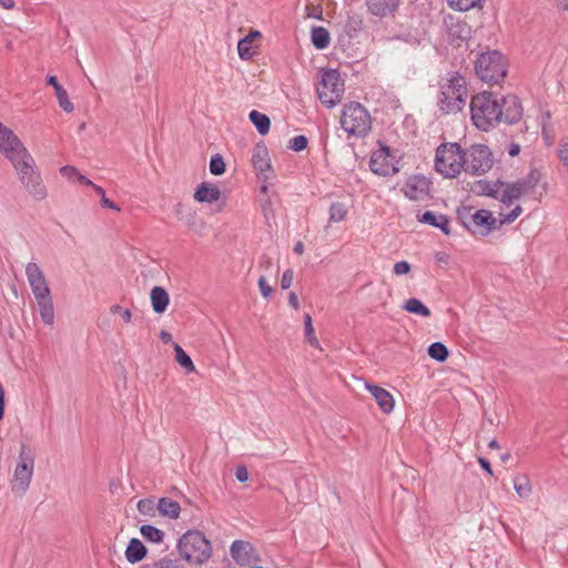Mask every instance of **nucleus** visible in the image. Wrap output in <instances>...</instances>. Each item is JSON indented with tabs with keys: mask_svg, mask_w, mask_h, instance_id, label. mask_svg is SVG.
Masks as SVG:
<instances>
[{
	"mask_svg": "<svg viewBox=\"0 0 568 568\" xmlns=\"http://www.w3.org/2000/svg\"><path fill=\"white\" fill-rule=\"evenodd\" d=\"M521 116V102L516 95L498 98L485 91L471 98L470 119L473 124L481 131L487 132L500 123L515 124Z\"/></svg>",
	"mask_w": 568,
	"mask_h": 568,
	"instance_id": "nucleus-1",
	"label": "nucleus"
},
{
	"mask_svg": "<svg viewBox=\"0 0 568 568\" xmlns=\"http://www.w3.org/2000/svg\"><path fill=\"white\" fill-rule=\"evenodd\" d=\"M13 165L23 189L36 201L47 197L48 191L43 184L40 172L37 169L34 159L18 139L12 145L1 151Z\"/></svg>",
	"mask_w": 568,
	"mask_h": 568,
	"instance_id": "nucleus-2",
	"label": "nucleus"
},
{
	"mask_svg": "<svg viewBox=\"0 0 568 568\" xmlns=\"http://www.w3.org/2000/svg\"><path fill=\"white\" fill-rule=\"evenodd\" d=\"M523 212L520 205H516L508 214L500 213V220L493 216L488 210H477L473 212L471 207L458 210V219L463 225L473 234L480 236L488 235L497 225L513 223Z\"/></svg>",
	"mask_w": 568,
	"mask_h": 568,
	"instance_id": "nucleus-3",
	"label": "nucleus"
},
{
	"mask_svg": "<svg viewBox=\"0 0 568 568\" xmlns=\"http://www.w3.org/2000/svg\"><path fill=\"white\" fill-rule=\"evenodd\" d=\"M178 550L182 559L197 566L205 564L212 556L210 540L197 530L184 532L178 541Z\"/></svg>",
	"mask_w": 568,
	"mask_h": 568,
	"instance_id": "nucleus-4",
	"label": "nucleus"
},
{
	"mask_svg": "<svg viewBox=\"0 0 568 568\" xmlns=\"http://www.w3.org/2000/svg\"><path fill=\"white\" fill-rule=\"evenodd\" d=\"M466 82L459 74H453L440 82L438 106L443 113L459 112L466 104Z\"/></svg>",
	"mask_w": 568,
	"mask_h": 568,
	"instance_id": "nucleus-5",
	"label": "nucleus"
},
{
	"mask_svg": "<svg viewBox=\"0 0 568 568\" xmlns=\"http://www.w3.org/2000/svg\"><path fill=\"white\" fill-rule=\"evenodd\" d=\"M466 151L458 143H444L436 150L435 169L445 178H457L465 171Z\"/></svg>",
	"mask_w": 568,
	"mask_h": 568,
	"instance_id": "nucleus-6",
	"label": "nucleus"
},
{
	"mask_svg": "<svg viewBox=\"0 0 568 568\" xmlns=\"http://www.w3.org/2000/svg\"><path fill=\"white\" fill-rule=\"evenodd\" d=\"M507 59L496 50L483 52L475 62L476 74L489 84L500 83L507 74Z\"/></svg>",
	"mask_w": 568,
	"mask_h": 568,
	"instance_id": "nucleus-7",
	"label": "nucleus"
},
{
	"mask_svg": "<svg viewBox=\"0 0 568 568\" xmlns=\"http://www.w3.org/2000/svg\"><path fill=\"white\" fill-rule=\"evenodd\" d=\"M341 125L348 135L363 138L372 129V118L361 103L351 102L342 111Z\"/></svg>",
	"mask_w": 568,
	"mask_h": 568,
	"instance_id": "nucleus-8",
	"label": "nucleus"
},
{
	"mask_svg": "<svg viewBox=\"0 0 568 568\" xmlns=\"http://www.w3.org/2000/svg\"><path fill=\"white\" fill-rule=\"evenodd\" d=\"M540 180L541 173L538 170H531L526 176L515 182L503 184L499 200L505 204H511L521 197L535 195Z\"/></svg>",
	"mask_w": 568,
	"mask_h": 568,
	"instance_id": "nucleus-9",
	"label": "nucleus"
},
{
	"mask_svg": "<svg viewBox=\"0 0 568 568\" xmlns=\"http://www.w3.org/2000/svg\"><path fill=\"white\" fill-rule=\"evenodd\" d=\"M34 469V456L26 445H21L17 466L11 480L12 491L22 496L29 488Z\"/></svg>",
	"mask_w": 568,
	"mask_h": 568,
	"instance_id": "nucleus-10",
	"label": "nucleus"
},
{
	"mask_svg": "<svg viewBox=\"0 0 568 568\" xmlns=\"http://www.w3.org/2000/svg\"><path fill=\"white\" fill-rule=\"evenodd\" d=\"M344 81L337 70L329 69L322 73V81L317 88L318 99L327 108L341 102L344 94Z\"/></svg>",
	"mask_w": 568,
	"mask_h": 568,
	"instance_id": "nucleus-11",
	"label": "nucleus"
},
{
	"mask_svg": "<svg viewBox=\"0 0 568 568\" xmlns=\"http://www.w3.org/2000/svg\"><path fill=\"white\" fill-rule=\"evenodd\" d=\"M493 164V154L487 145L474 144L466 150L465 172L473 175L485 174Z\"/></svg>",
	"mask_w": 568,
	"mask_h": 568,
	"instance_id": "nucleus-12",
	"label": "nucleus"
},
{
	"mask_svg": "<svg viewBox=\"0 0 568 568\" xmlns=\"http://www.w3.org/2000/svg\"><path fill=\"white\" fill-rule=\"evenodd\" d=\"M369 168L373 173L381 176H390L399 171L397 161L390 153L388 146H382L373 152L369 160Z\"/></svg>",
	"mask_w": 568,
	"mask_h": 568,
	"instance_id": "nucleus-13",
	"label": "nucleus"
},
{
	"mask_svg": "<svg viewBox=\"0 0 568 568\" xmlns=\"http://www.w3.org/2000/svg\"><path fill=\"white\" fill-rule=\"evenodd\" d=\"M26 275L36 300L51 295L44 273L37 263L30 262L26 265Z\"/></svg>",
	"mask_w": 568,
	"mask_h": 568,
	"instance_id": "nucleus-14",
	"label": "nucleus"
},
{
	"mask_svg": "<svg viewBox=\"0 0 568 568\" xmlns=\"http://www.w3.org/2000/svg\"><path fill=\"white\" fill-rule=\"evenodd\" d=\"M231 556L241 567H248L260 561V555L255 547L245 540H235L231 545Z\"/></svg>",
	"mask_w": 568,
	"mask_h": 568,
	"instance_id": "nucleus-15",
	"label": "nucleus"
},
{
	"mask_svg": "<svg viewBox=\"0 0 568 568\" xmlns=\"http://www.w3.org/2000/svg\"><path fill=\"white\" fill-rule=\"evenodd\" d=\"M403 192L410 201H425L430 196V182L422 175H413L404 184Z\"/></svg>",
	"mask_w": 568,
	"mask_h": 568,
	"instance_id": "nucleus-16",
	"label": "nucleus"
},
{
	"mask_svg": "<svg viewBox=\"0 0 568 568\" xmlns=\"http://www.w3.org/2000/svg\"><path fill=\"white\" fill-rule=\"evenodd\" d=\"M400 0H365L367 12L379 19L394 17Z\"/></svg>",
	"mask_w": 568,
	"mask_h": 568,
	"instance_id": "nucleus-17",
	"label": "nucleus"
},
{
	"mask_svg": "<svg viewBox=\"0 0 568 568\" xmlns=\"http://www.w3.org/2000/svg\"><path fill=\"white\" fill-rule=\"evenodd\" d=\"M252 163L255 170L263 175L266 181L272 176V165L266 146L257 144L253 150Z\"/></svg>",
	"mask_w": 568,
	"mask_h": 568,
	"instance_id": "nucleus-18",
	"label": "nucleus"
},
{
	"mask_svg": "<svg viewBox=\"0 0 568 568\" xmlns=\"http://www.w3.org/2000/svg\"><path fill=\"white\" fill-rule=\"evenodd\" d=\"M366 389L372 394V396L375 398L378 407L385 414H389L393 412L395 406V400L393 395L386 390L385 388L373 385L369 383L365 384Z\"/></svg>",
	"mask_w": 568,
	"mask_h": 568,
	"instance_id": "nucleus-19",
	"label": "nucleus"
},
{
	"mask_svg": "<svg viewBox=\"0 0 568 568\" xmlns=\"http://www.w3.org/2000/svg\"><path fill=\"white\" fill-rule=\"evenodd\" d=\"M221 197V191L217 186L209 183H201L195 193L194 199L201 203H213L219 201Z\"/></svg>",
	"mask_w": 568,
	"mask_h": 568,
	"instance_id": "nucleus-20",
	"label": "nucleus"
},
{
	"mask_svg": "<svg viewBox=\"0 0 568 568\" xmlns=\"http://www.w3.org/2000/svg\"><path fill=\"white\" fill-rule=\"evenodd\" d=\"M418 221L440 229L446 235L450 234L449 219L444 214L426 211L422 216H418Z\"/></svg>",
	"mask_w": 568,
	"mask_h": 568,
	"instance_id": "nucleus-21",
	"label": "nucleus"
},
{
	"mask_svg": "<svg viewBox=\"0 0 568 568\" xmlns=\"http://www.w3.org/2000/svg\"><path fill=\"white\" fill-rule=\"evenodd\" d=\"M151 305L155 313L162 314L165 312L169 303L170 296L168 292L161 286H154L150 293Z\"/></svg>",
	"mask_w": 568,
	"mask_h": 568,
	"instance_id": "nucleus-22",
	"label": "nucleus"
},
{
	"mask_svg": "<svg viewBox=\"0 0 568 568\" xmlns=\"http://www.w3.org/2000/svg\"><path fill=\"white\" fill-rule=\"evenodd\" d=\"M146 556V548L138 538H132L125 549V558L131 564L141 561Z\"/></svg>",
	"mask_w": 568,
	"mask_h": 568,
	"instance_id": "nucleus-23",
	"label": "nucleus"
},
{
	"mask_svg": "<svg viewBox=\"0 0 568 568\" xmlns=\"http://www.w3.org/2000/svg\"><path fill=\"white\" fill-rule=\"evenodd\" d=\"M158 513L170 519H176L181 513V506L178 501L162 497L158 501Z\"/></svg>",
	"mask_w": 568,
	"mask_h": 568,
	"instance_id": "nucleus-24",
	"label": "nucleus"
},
{
	"mask_svg": "<svg viewBox=\"0 0 568 568\" xmlns=\"http://www.w3.org/2000/svg\"><path fill=\"white\" fill-rule=\"evenodd\" d=\"M39 305L40 316L47 325H53L54 323V308L51 295L36 300Z\"/></svg>",
	"mask_w": 568,
	"mask_h": 568,
	"instance_id": "nucleus-25",
	"label": "nucleus"
},
{
	"mask_svg": "<svg viewBox=\"0 0 568 568\" xmlns=\"http://www.w3.org/2000/svg\"><path fill=\"white\" fill-rule=\"evenodd\" d=\"M312 43L316 49L323 50L329 45V32L324 27H314L311 33Z\"/></svg>",
	"mask_w": 568,
	"mask_h": 568,
	"instance_id": "nucleus-26",
	"label": "nucleus"
},
{
	"mask_svg": "<svg viewBox=\"0 0 568 568\" xmlns=\"http://www.w3.org/2000/svg\"><path fill=\"white\" fill-rule=\"evenodd\" d=\"M250 120L260 134L264 135L270 131L271 121L266 114L253 110L250 112Z\"/></svg>",
	"mask_w": 568,
	"mask_h": 568,
	"instance_id": "nucleus-27",
	"label": "nucleus"
},
{
	"mask_svg": "<svg viewBox=\"0 0 568 568\" xmlns=\"http://www.w3.org/2000/svg\"><path fill=\"white\" fill-rule=\"evenodd\" d=\"M403 308L408 313L417 314L423 317H428L430 315L429 308L418 298L412 297L408 298Z\"/></svg>",
	"mask_w": 568,
	"mask_h": 568,
	"instance_id": "nucleus-28",
	"label": "nucleus"
},
{
	"mask_svg": "<svg viewBox=\"0 0 568 568\" xmlns=\"http://www.w3.org/2000/svg\"><path fill=\"white\" fill-rule=\"evenodd\" d=\"M140 534L145 540L154 544H161L164 538V532L152 525L141 526Z\"/></svg>",
	"mask_w": 568,
	"mask_h": 568,
	"instance_id": "nucleus-29",
	"label": "nucleus"
},
{
	"mask_svg": "<svg viewBox=\"0 0 568 568\" xmlns=\"http://www.w3.org/2000/svg\"><path fill=\"white\" fill-rule=\"evenodd\" d=\"M449 8L456 11H468L483 8L485 0H446Z\"/></svg>",
	"mask_w": 568,
	"mask_h": 568,
	"instance_id": "nucleus-30",
	"label": "nucleus"
},
{
	"mask_svg": "<svg viewBox=\"0 0 568 568\" xmlns=\"http://www.w3.org/2000/svg\"><path fill=\"white\" fill-rule=\"evenodd\" d=\"M329 222L339 223L344 221L348 214V207L341 202H333L329 206Z\"/></svg>",
	"mask_w": 568,
	"mask_h": 568,
	"instance_id": "nucleus-31",
	"label": "nucleus"
},
{
	"mask_svg": "<svg viewBox=\"0 0 568 568\" xmlns=\"http://www.w3.org/2000/svg\"><path fill=\"white\" fill-rule=\"evenodd\" d=\"M173 348L175 352V361L180 364V366L189 373L194 372V364L191 357L184 352V349L176 343H174Z\"/></svg>",
	"mask_w": 568,
	"mask_h": 568,
	"instance_id": "nucleus-32",
	"label": "nucleus"
},
{
	"mask_svg": "<svg viewBox=\"0 0 568 568\" xmlns=\"http://www.w3.org/2000/svg\"><path fill=\"white\" fill-rule=\"evenodd\" d=\"M514 488L521 498H527L531 493L530 481L525 475H518L514 478Z\"/></svg>",
	"mask_w": 568,
	"mask_h": 568,
	"instance_id": "nucleus-33",
	"label": "nucleus"
},
{
	"mask_svg": "<svg viewBox=\"0 0 568 568\" xmlns=\"http://www.w3.org/2000/svg\"><path fill=\"white\" fill-rule=\"evenodd\" d=\"M428 355L438 362H444L448 357V349L443 343L435 342L429 345Z\"/></svg>",
	"mask_w": 568,
	"mask_h": 568,
	"instance_id": "nucleus-34",
	"label": "nucleus"
},
{
	"mask_svg": "<svg viewBox=\"0 0 568 568\" xmlns=\"http://www.w3.org/2000/svg\"><path fill=\"white\" fill-rule=\"evenodd\" d=\"M136 507L140 514L148 517H154L158 513V504L150 498L139 500Z\"/></svg>",
	"mask_w": 568,
	"mask_h": 568,
	"instance_id": "nucleus-35",
	"label": "nucleus"
},
{
	"mask_svg": "<svg viewBox=\"0 0 568 568\" xmlns=\"http://www.w3.org/2000/svg\"><path fill=\"white\" fill-rule=\"evenodd\" d=\"M304 326H305V336H306L308 343L313 347L321 349V344H320L317 337L315 336L314 327L312 324V317L307 313L304 315Z\"/></svg>",
	"mask_w": 568,
	"mask_h": 568,
	"instance_id": "nucleus-36",
	"label": "nucleus"
},
{
	"mask_svg": "<svg viewBox=\"0 0 568 568\" xmlns=\"http://www.w3.org/2000/svg\"><path fill=\"white\" fill-rule=\"evenodd\" d=\"M18 140V136L6 125L0 122V151L4 148L12 145Z\"/></svg>",
	"mask_w": 568,
	"mask_h": 568,
	"instance_id": "nucleus-37",
	"label": "nucleus"
},
{
	"mask_svg": "<svg viewBox=\"0 0 568 568\" xmlns=\"http://www.w3.org/2000/svg\"><path fill=\"white\" fill-rule=\"evenodd\" d=\"M363 21L358 16L349 17L345 23L344 31L353 38L362 30Z\"/></svg>",
	"mask_w": 568,
	"mask_h": 568,
	"instance_id": "nucleus-38",
	"label": "nucleus"
},
{
	"mask_svg": "<svg viewBox=\"0 0 568 568\" xmlns=\"http://www.w3.org/2000/svg\"><path fill=\"white\" fill-rule=\"evenodd\" d=\"M58 103L62 110L68 113H71L74 110L73 103L70 101L69 95L64 88H58V91L54 92Z\"/></svg>",
	"mask_w": 568,
	"mask_h": 568,
	"instance_id": "nucleus-39",
	"label": "nucleus"
},
{
	"mask_svg": "<svg viewBox=\"0 0 568 568\" xmlns=\"http://www.w3.org/2000/svg\"><path fill=\"white\" fill-rule=\"evenodd\" d=\"M237 52L242 60H250L254 57L255 51L252 48V43L247 39H241L237 43Z\"/></svg>",
	"mask_w": 568,
	"mask_h": 568,
	"instance_id": "nucleus-40",
	"label": "nucleus"
},
{
	"mask_svg": "<svg viewBox=\"0 0 568 568\" xmlns=\"http://www.w3.org/2000/svg\"><path fill=\"white\" fill-rule=\"evenodd\" d=\"M146 568H184V566L176 559L165 557L148 565Z\"/></svg>",
	"mask_w": 568,
	"mask_h": 568,
	"instance_id": "nucleus-41",
	"label": "nucleus"
},
{
	"mask_svg": "<svg viewBox=\"0 0 568 568\" xmlns=\"http://www.w3.org/2000/svg\"><path fill=\"white\" fill-rule=\"evenodd\" d=\"M210 171L214 175H221L225 172V162L220 154H215L211 158Z\"/></svg>",
	"mask_w": 568,
	"mask_h": 568,
	"instance_id": "nucleus-42",
	"label": "nucleus"
},
{
	"mask_svg": "<svg viewBox=\"0 0 568 568\" xmlns=\"http://www.w3.org/2000/svg\"><path fill=\"white\" fill-rule=\"evenodd\" d=\"M308 140L305 135H296L288 142V149L300 152L307 148Z\"/></svg>",
	"mask_w": 568,
	"mask_h": 568,
	"instance_id": "nucleus-43",
	"label": "nucleus"
},
{
	"mask_svg": "<svg viewBox=\"0 0 568 568\" xmlns=\"http://www.w3.org/2000/svg\"><path fill=\"white\" fill-rule=\"evenodd\" d=\"M558 158L562 165L568 169V136H564L559 141Z\"/></svg>",
	"mask_w": 568,
	"mask_h": 568,
	"instance_id": "nucleus-44",
	"label": "nucleus"
},
{
	"mask_svg": "<svg viewBox=\"0 0 568 568\" xmlns=\"http://www.w3.org/2000/svg\"><path fill=\"white\" fill-rule=\"evenodd\" d=\"M110 312L112 314H119L124 323H130L132 321V313L129 308H123L119 304H114L110 307Z\"/></svg>",
	"mask_w": 568,
	"mask_h": 568,
	"instance_id": "nucleus-45",
	"label": "nucleus"
},
{
	"mask_svg": "<svg viewBox=\"0 0 568 568\" xmlns=\"http://www.w3.org/2000/svg\"><path fill=\"white\" fill-rule=\"evenodd\" d=\"M550 118H551V115H550L549 111H546L541 114V129H542V134L545 136H548L549 133L552 131Z\"/></svg>",
	"mask_w": 568,
	"mask_h": 568,
	"instance_id": "nucleus-46",
	"label": "nucleus"
},
{
	"mask_svg": "<svg viewBox=\"0 0 568 568\" xmlns=\"http://www.w3.org/2000/svg\"><path fill=\"white\" fill-rule=\"evenodd\" d=\"M393 272L395 275H405L410 272V265L406 261H400L394 264Z\"/></svg>",
	"mask_w": 568,
	"mask_h": 568,
	"instance_id": "nucleus-47",
	"label": "nucleus"
},
{
	"mask_svg": "<svg viewBox=\"0 0 568 568\" xmlns=\"http://www.w3.org/2000/svg\"><path fill=\"white\" fill-rule=\"evenodd\" d=\"M293 280H294V272L292 268H288L286 270L283 275H282V278H281V286L283 290H287L288 287H291L292 283H293Z\"/></svg>",
	"mask_w": 568,
	"mask_h": 568,
	"instance_id": "nucleus-48",
	"label": "nucleus"
},
{
	"mask_svg": "<svg viewBox=\"0 0 568 568\" xmlns=\"http://www.w3.org/2000/svg\"><path fill=\"white\" fill-rule=\"evenodd\" d=\"M258 287L264 297H268L273 292L272 286L267 283L264 276L258 278Z\"/></svg>",
	"mask_w": 568,
	"mask_h": 568,
	"instance_id": "nucleus-49",
	"label": "nucleus"
},
{
	"mask_svg": "<svg viewBox=\"0 0 568 568\" xmlns=\"http://www.w3.org/2000/svg\"><path fill=\"white\" fill-rule=\"evenodd\" d=\"M235 477L240 483H245L248 480V471L247 468L243 465L237 466L235 470Z\"/></svg>",
	"mask_w": 568,
	"mask_h": 568,
	"instance_id": "nucleus-50",
	"label": "nucleus"
},
{
	"mask_svg": "<svg viewBox=\"0 0 568 568\" xmlns=\"http://www.w3.org/2000/svg\"><path fill=\"white\" fill-rule=\"evenodd\" d=\"M60 172L65 178H70L73 175L78 176V174H79V171L74 166H71V165H65V166L61 168Z\"/></svg>",
	"mask_w": 568,
	"mask_h": 568,
	"instance_id": "nucleus-51",
	"label": "nucleus"
},
{
	"mask_svg": "<svg viewBox=\"0 0 568 568\" xmlns=\"http://www.w3.org/2000/svg\"><path fill=\"white\" fill-rule=\"evenodd\" d=\"M307 16L316 19H321L322 10L320 7L307 6Z\"/></svg>",
	"mask_w": 568,
	"mask_h": 568,
	"instance_id": "nucleus-52",
	"label": "nucleus"
},
{
	"mask_svg": "<svg viewBox=\"0 0 568 568\" xmlns=\"http://www.w3.org/2000/svg\"><path fill=\"white\" fill-rule=\"evenodd\" d=\"M101 205L114 211H120V207L105 195H103V197L101 199Z\"/></svg>",
	"mask_w": 568,
	"mask_h": 568,
	"instance_id": "nucleus-53",
	"label": "nucleus"
},
{
	"mask_svg": "<svg viewBox=\"0 0 568 568\" xmlns=\"http://www.w3.org/2000/svg\"><path fill=\"white\" fill-rule=\"evenodd\" d=\"M288 304L294 308V310H298L300 308V302H298V297L296 295L295 292H291L288 294Z\"/></svg>",
	"mask_w": 568,
	"mask_h": 568,
	"instance_id": "nucleus-54",
	"label": "nucleus"
},
{
	"mask_svg": "<svg viewBox=\"0 0 568 568\" xmlns=\"http://www.w3.org/2000/svg\"><path fill=\"white\" fill-rule=\"evenodd\" d=\"M262 37L261 32L257 30H252L247 36H245L243 39H247L250 43H253L254 40L260 39Z\"/></svg>",
	"mask_w": 568,
	"mask_h": 568,
	"instance_id": "nucleus-55",
	"label": "nucleus"
},
{
	"mask_svg": "<svg viewBox=\"0 0 568 568\" xmlns=\"http://www.w3.org/2000/svg\"><path fill=\"white\" fill-rule=\"evenodd\" d=\"M478 463L489 475H493V470H491L490 464H489V462L486 458L478 457Z\"/></svg>",
	"mask_w": 568,
	"mask_h": 568,
	"instance_id": "nucleus-56",
	"label": "nucleus"
},
{
	"mask_svg": "<svg viewBox=\"0 0 568 568\" xmlns=\"http://www.w3.org/2000/svg\"><path fill=\"white\" fill-rule=\"evenodd\" d=\"M47 83H48L49 85H52V87H53L54 92H57V91H58V88H63L62 85H60V84L58 83L57 77H54V75H49V77L47 78Z\"/></svg>",
	"mask_w": 568,
	"mask_h": 568,
	"instance_id": "nucleus-57",
	"label": "nucleus"
},
{
	"mask_svg": "<svg viewBox=\"0 0 568 568\" xmlns=\"http://www.w3.org/2000/svg\"><path fill=\"white\" fill-rule=\"evenodd\" d=\"M4 414V390L3 387L0 385V419L3 418Z\"/></svg>",
	"mask_w": 568,
	"mask_h": 568,
	"instance_id": "nucleus-58",
	"label": "nucleus"
},
{
	"mask_svg": "<svg viewBox=\"0 0 568 568\" xmlns=\"http://www.w3.org/2000/svg\"><path fill=\"white\" fill-rule=\"evenodd\" d=\"M160 338L163 343L168 344L172 341V336L169 332L166 331H161L160 332Z\"/></svg>",
	"mask_w": 568,
	"mask_h": 568,
	"instance_id": "nucleus-59",
	"label": "nucleus"
},
{
	"mask_svg": "<svg viewBox=\"0 0 568 568\" xmlns=\"http://www.w3.org/2000/svg\"><path fill=\"white\" fill-rule=\"evenodd\" d=\"M0 6L3 9L10 10L14 7V0H0Z\"/></svg>",
	"mask_w": 568,
	"mask_h": 568,
	"instance_id": "nucleus-60",
	"label": "nucleus"
},
{
	"mask_svg": "<svg viewBox=\"0 0 568 568\" xmlns=\"http://www.w3.org/2000/svg\"><path fill=\"white\" fill-rule=\"evenodd\" d=\"M519 152H520V146L518 144H511L509 148V151H508L509 155H511V156L518 155Z\"/></svg>",
	"mask_w": 568,
	"mask_h": 568,
	"instance_id": "nucleus-61",
	"label": "nucleus"
},
{
	"mask_svg": "<svg viewBox=\"0 0 568 568\" xmlns=\"http://www.w3.org/2000/svg\"><path fill=\"white\" fill-rule=\"evenodd\" d=\"M77 179H78L79 182H81L83 184H87V185H90V186L94 185V183L92 181H90L89 179H87L84 175H82L80 173L78 174Z\"/></svg>",
	"mask_w": 568,
	"mask_h": 568,
	"instance_id": "nucleus-62",
	"label": "nucleus"
},
{
	"mask_svg": "<svg viewBox=\"0 0 568 568\" xmlns=\"http://www.w3.org/2000/svg\"><path fill=\"white\" fill-rule=\"evenodd\" d=\"M293 250H294V252H295L296 254H300V255H301V254H303V252H304V244H303L302 242H297V243L294 245Z\"/></svg>",
	"mask_w": 568,
	"mask_h": 568,
	"instance_id": "nucleus-63",
	"label": "nucleus"
},
{
	"mask_svg": "<svg viewBox=\"0 0 568 568\" xmlns=\"http://www.w3.org/2000/svg\"><path fill=\"white\" fill-rule=\"evenodd\" d=\"M558 6L562 11H568V0H559Z\"/></svg>",
	"mask_w": 568,
	"mask_h": 568,
	"instance_id": "nucleus-64",
	"label": "nucleus"
}]
</instances>
